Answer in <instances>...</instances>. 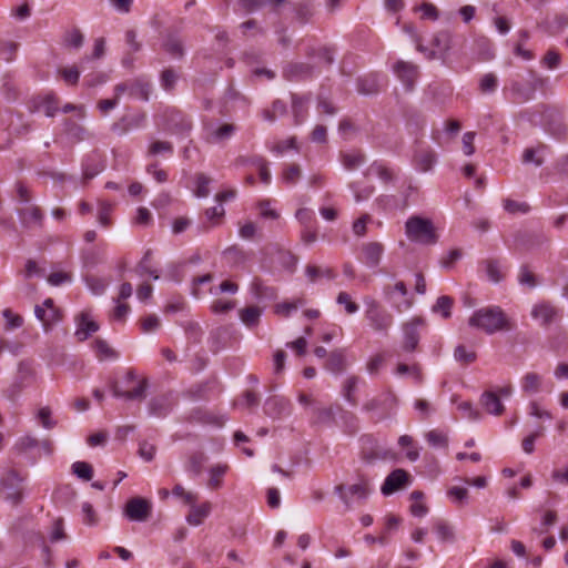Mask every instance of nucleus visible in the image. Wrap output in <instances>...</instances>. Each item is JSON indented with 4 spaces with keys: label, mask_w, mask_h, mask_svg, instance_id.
<instances>
[{
    "label": "nucleus",
    "mask_w": 568,
    "mask_h": 568,
    "mask_svg": "<svg viewBox=\"0 0 568 568\" xmlns=\"http://www.w3.org/2000/svg\"><path fill=\"white\" fill-rule=\"evenodd\" d=\"M71 469L73 475L84 481H89L93 477V468L87 462H74Z\"/></svg>",
    "instance_id": "35"
},
{
    "label": "nucleus",
    "mask_w": 568,
    "mask_h": 568,
    "mask_svg": "<svg viewBox=\"0 0 568 568\" xmlns=\"http://www.w3.org/2000/svg\"><path fill=\"white\" fill-rule=\"evenodd\" d=\"M504 209L510 214L527 213L529 211V205L525 202H517L507 199L504 201Z\"/></svg>",
    "instance_id": "59"
},
{
    "label": "nucleus",
    "mask_w": 568,
    "mask_h": 568,
    "mask_svg": "<svg viewBox=\"0 0 568 568\" xmlns=\"http://www.w3.org/2000/svg\"><path fill=\"white\" fill-rule=\"evenodd\" d=\"M542 378L539 374L529 372L521 378L520 386L525 394H536L541 389Z\"/></svg>",
    "instance_id": "28"
},
{
    "label": "nucleus",
    "mask_w": 568,
    "mask_h": 568,
    "mask_svg": "<svg viewBox=\"0 0 568 568\" xmlns=\"http://www.w3.org/2000/svg\"><path fill=\"white\" fill-rule=\"evenodd\" d=\"M395 374L398 376H405L409 375L412 376L416 382H420V372L419 368L416 365L409 366L407 364H398L395 371Z\"/></svg>",
    "instance_id": "55"
},
{
    "label": "nucleus",
    "mask_w": 568,
    "mask_h": 568,
    "mask_svg": "<svg viewBox=\"0 0 568 568\" xmlns=\"http://www.w3.org/2000/svg\"><path fill=\"white\" fill-rule=\"evenodd\" d=\"M372 490L373 488L366 479H361L358 483L349 486L338 485L335 488L336 494L346 506H349V504L355 500L367 499Z\"/></svg>",
    "instance_id": "6"
},
{
    "label": "nucleus",
    "mask_w": 568,
    "mask_h": 568,
    "mask_svg": "<svg viewBox=\"0 0 568 568\" xmlns=\"http://www.w3.org/2000/svg\"><path fill=\"white\" fill-rule=\"evenodd\" d=\"M250 292L257 302L273 301L277 295L274 287L265 285L260 280H254L252 282Z\"/></svg>",
    "instance_id": "20"
},
{
    "label": "nucleus",
    "mask_w": 568,
    "mask_h": 568,
    "mask_svg": "<svg viewBox=\"0 0 568 568\" xmlns=\"http://www.w3.org/2000/svg\"><path fill=\"white\" fill-rule=\"evenodd\" d=\"M541 435H542V427H538L535 432L527 435L521 442L523 450L526 454H532L535 450V442Z\"/></svg>",
    "instance_id": "54"
},
{
    "label": "nucleus",
    "mask_w": 568,
    "mask_h": 568,
    "mask_svg": "<svg viewBox=\"0 0 568 568\" xmlns=\"http://www.w3.org/2000/svg\"><path fill=\"white\" fill-rule=\"evenodd\" d=\"M286 113V105L283 101L276 100L273 102L271 110H265L263 116L265 120L273 122L277 116Z\"/></svg>",
    "instance_id": "47"
},
{
    "label": "nucleus",
    "mask_w": 568,
    "mask_h": 568,
    "mask_svg": "<svg viewBox=\"0 0 568 568\" xmlns=\"http://www.w3.org/2000/svg\"><path fill=\"white\" fill-rule=\"evenodd\" d=\"M498 80L493 73H487L480 79V90L484 93H491L497 89Z\"/></svg>",
    "instance_id": "56"
},
{
    "label": "nucleus",
    "mask_w": 568,
    "mask_h": 568,
    "mask_svg": "<svg viewBox=\"0 0 568 568\" xmlns=\"http://www.w3.org/2000/svg\"><path fill=\"white\" fill-rule=\"evenodd\" d=\"M235 132L233 124L211 125L207 128V140L212 143H221L229 140Z\"/></svg>",
    "instance_id": "23"
},
{
    "label": "nucleus",
    "mask_w": 568,
    "mask_h": 568,
    "mask_svg": "<svg viewBox=\"0 0 568 568\" xmlns=\"http://www.w3.org/2000/svg\"><path fill=\"white\" fill-rule=\"evenodd\" d=\"M408 484V473L404 469L397 468L385 478L381 487V491L384 496H389Z\"/></svg>",
    "instance_id": "9"
},
{
    "label": "nucleus",
    "mask_w": 568,
    "mask_h": 568,
    "mask_svg": "<svg viewBox=\"0 0 568 568\" xmlns=\"http://www.w3.org/2000/svg\"><path fill=\"white\" fill-rule=\"evenodd\" d=\"M47 280L51 286H60L64 283H70L72 281V277L67 272L55 271L52 272Z\"/></svg>",
    "instance_id": "60"
},
{
    "label": "nucleus",
    "mask_w": 568,
    "mask_h": 568,
    "mask_svg": "<svg viewBox=\"0 0 568 568\" xmlns=\"http://www.w3.org/2000/svg\"><path fill=\"white\" fill-rule=\"evenodd\" d=\"M483 408L493 416H499L504 413L505 406L498 395L493 390H486L480 396Z\"/></svg>",
    "instance_id": "19"
},
{
    "label": "nucleus",
    "mask_w": 568,
    "mask_h": 568,
    "mask_svg": "<svg viewBox=\"0 0 568 568\" xmlns=\"http://www.w3.org/2000/svg\"><path fill=\"white\" fill-rule=\"evenodd\" d=\"M349 187L353 191L354 199L356 202L367 200L374 192V187L372 185L362 186L357 182L352 183Z\"/></svg>",
    "instance_id": "42"
},
{
    "label": "nucleus",
    "mask_w": 568,
    "mask_h": 568,
    "mask_svg": "<svg viewBox=\"0 0 568 568\" xmlns=\"http://www.w3.org/2000/svg\"><path fill=\"white\" fill-rule=\"evenodd\" d=\"M518 283L532 290L537 286V280L527 266H521L518 274Z\"/></svg>",
    "instance_id": "46"
},
{
    "label": "nucleus",
    "mask_w": 568,
    "mask_h": 568,
    "mask_svg": "<svg viewBox=\"0 0 568 568\" xmlns=\"http://www.w3.org/2000/svg\"><path fill=\"white\" fill-rule=\"evenodd\" d=\"M434 532L442 542L453 544L456 540V535L453 526L444 520H435L433 524Z\"/></svg>",
    "instance_id": "26"
},
{
    "label": "nucleus",
    "mask_w": 568,
    "mask_h": 568,
    "mask_svg": "<svg viewBox=\"0 0 568 568\" xmlns=\"http://www.w3.org/2000/svg\"><path fill=\"white\" fill-rule=\"evenodd\" d=\"M103 170L104 164L101 155L98 153H91L87 155L82 162V175L84 181L93 179Z\"/></svg>",
    "instance_id": "17"
},
{
    "label": "nucleus",
    "mask_w": 568,
    "mask_h": 568,
    "mask_svg": "<svg viewBox=\"0 0 568 568\" xmlns=\"http://www.w3.org/2000/svg\"><path fill=\"white\" fill-rule=\"evenodd\" d=\"M296 220L304 226H312L313 222H315V213L312 209L301 207L295 213Z\"/></svg>",
    "instance_id": "50"
},
{
    "label": "nucleus",
    "mask_w": 568,
    "mask_h": 568,
    "mask_svg": "<svg viewBox=\"0 0 568 568\" xmlns=\"http://www.w3.org/2000/svg\"><path fill=\"white\" fill-rule=\"evenodd\" d=\"M336 303L344 307L345 312L353 315L358 312L359 305L352 300L347 292H339L336 297Z\"/></svg>",
    "instance_id": "37"
},
{
    "label": "nucleus",
    "mask_w": 568,
    "mask_h": 568,
    "mask_svg": "<svg viewBox=\"0 0 568 568\" xmlns=\"http://www.w3.org/2000/svg\"><path fill=\"white\" fill-rule=\"evenodd\" d=\"M212 504L203 501L202 504L193 505L185 517V521L193 527H197L211 515Z\"/></svg>",
    "instance_id": "16"
},
{
    "label": "nucleus",
    "mask_w": 568,
    "mask_h": 568,
    "mask_svg": "<svg viewBox=\"0 0 568 568\" xmlns=\"http://www.w3.org/2000/svg\"><path fill=\"white\" fill-rule=\"evenodd\" d=\"M436 153L430 149H420L416 152L414 164L416 170L420 172H428L436 163Z\"/></svg>",
    "instance_id": "21"
},
{
    "label": "nucleus",
    "mask_w": 568,
    "mask_h": 568,
    "mask_svg": "<svg viewBox=\"0 0 568 568\" xmlns=\"http://www.w3.org/2000/svg\"><path fill=\"white\" fill-rule=\"evenodd\" d=\"M425 325L422 317H413L403 324V348L405 352H413L419 343V332Z\"/></svg>",
    "instance_id": "7"
},
{
    "label": "nucleus",
    "mask_w": 568,
    "mask_h": 568,
    "mask_svg": "<svg viewBox=\"0 0 568 568\" xmlns=\"http://www.w3.org/2000/svg\"><path fill=\"white\" fill-rule=\"evenodd\" d=\"M486 274L493 283L500 282L505 276V268L497 261H487L485 263Z\"/></svg>",
    "instance_id": "33"
},
{
    "label": "nucleus",
    "mask_w": 568,
    "mask_h": 568,
    "mask_svg": "<svg viewBox=\"0 0 568 568\" xmlns=\"http://www.w3.org/2000/svg\"><path fill=\"white\" fill-rule=\"evenodd\" d=\"M405 234L410 242L419 244L428 245L437 241L432 221L417 215L410 216L406 221Z\"/></svg>",
    "instance_id": "2"
},
{
    "label": "nucleus",
    "mask_w": 568,
    "mask_h": 568,
    "mask_svg": "<svg viewBox=\"0 0 568 568\" xmlns=\"http://www.w3.org/2000/svg\"><path fill=\"white\" fill-rule=\"evenodd\" d=\"M457 408L459 412L463 413V416L465 418H468L470 420H478L480 418L479 412L476 408H474L470 402H462L457 405Z\"/></svg>",
    "instance_id": "62"
},
{
    "label": "nucleus",
    "mask_w": 568,
    "mask_h": 568,
    "mask_svg": "<svg viewBox=\"0 0 568 568\" xmlns=\"http://www.w3.org/2000/svg\"><path fill=\"white\" fill-rule=\"evenodd\" d=\"M237 291V284L231 281H224L217 286L210 287V294L212 295H219L222 293L235 294Z\"/></svg>",
    "instance_id": "58"
},
{
    "label": "nucleus",
    "mask_w": 568,
    "mask_h": 568,
    "mask_svg": "<svg viewBox=\"0 0 568 568\" xmlns=\"http://www.w3.org/2000/svg\"><path fill=\"white\" fill-rule=\"evenodd\" d=\"M393 70L407 91H412L418 77L417 67L413 63L398 61Z\"/></svg>",
    "instance_id": "10"
},
{
    "label": "nucleus",
    "mask_w": 568,
    "mask_h": 568,
    "mask_svg": "<svg viewBox=\"0 0 568 568\" xmlns=\"http://www.w3.org/2000/svg\"><path fill=\"white\" fill-rule=\"evenodd\" d=\"M63 43L65 47L79 49L83 44V36L78 29L70 30L64 34Z\"/></svg>",
    "instance_id": "44"
},
{
    "label": "nucleus",
    "mask_w": 568,
    "mask_h": 568,
    "mask_svg": "<svg viewBox=\"0 0 568 568\" xmlns=\"http://www.w3.org/2000/svg\"><path fill=\"white\" fill-rule=\"evenodd\" d=\"M207 463V456L202 452H195L189 455L184 463V470L191 478H197Z\"/></svg>",
    "instance_id": "18"
},
{
    "label": "nucleus",
    "mask_w": 568,
    "mask_h": 568,
    "mask_svg": "<svg viewBox=\"0 0 568 568\" xmlns=\"http://www.w3.org/2000/svg\"><path fill=\"white\" fill-rule=\"evenodd\" d=\"M81 510L83 516L82 520L85 525L95 526L99 523L98 515L90 503H83L81 506Z\"/></svg>",
    "instance_id": "49"
},
{
    "label": "nucleus",
    "mask_w": 568,
    "mask_h": 568,
    "mask_svg": "<svg viewBox=\"0 0 568 568\" xmlns=\"http://www.w3.org/2000/svg\"><path fill=\"white\" fill-rule=\"evenodd\" d=\"M367 175H376L387 182L392 180V172L381 163H373L366 171Z\"/></svg>",
    "instance_id": "51"
},
{
    "label": "nucleus",
    "mask_w": 568,
    "mask_h": 568,
    "mask_svg": "<svg viewBox=\"0 0 568 568\" xmlns=\"http://www.w3.org/2000/svg\"><path fill=\"white\" fill-rule=\"evenodd\" d=\"M469 326L491 335L513 328L511 321L499 306L483 307L474 312L468 321Z\"/></svg>",
    "instance_id": "1"
},
{
    "label": "nucleus",
    "mask_w": 568,
    "mask_h": 568,
    "mask_svg": "<svg viewBox=\"0 0 568 568\" xmlns=\"http://www.w3.org/2000/svg\"><path fill=\"white\" fill-rule=\"evenodd\" d=\"M385 363V357L383 354H376L372 356L366 365L367 373L369 375H375L379 372Z\"/></svg>",
    "instance_id": "64"
},
{
    "label": "nucleus",
    "mask_w": 568,
    "mask_h": 568,
    "mask_svg": "<svg viewBox=\"0 0 568 568\" xmlns=\"http://www.w3.org/2000/svg\"><path fill=\"white\" fill-rule=\"evenodd\" d=\"M365 162V156L361 151H348L342 153V163L347 170H355Z\"/></svg>",
    "instance_id": "31"
},
{
    "label": "nucleus",
    "mask_w": 568,
    "mask_h": 568,
    "mask_svg": "<svg viewBox=\"0 0 568 568\" xmlns=\"http://www.w3.org/2000/svg\"><path fill=\"white\" fill-rule=\"evenodd\" d=\"M426 439L428 444L435 448L446 447L447 446V436L439 430L433 429L426 434Z\"/></svg>",
    "instance_id": "45"
},
{
    "label": "nucleus",
    "mask_w": 568,
    "mask_h": 568,
    "mask_svg": "<svg viewBox=\"0 0 568 568\" xmlns=\"http://www.w3.org/2000/svg\"><path fill=\"white\" fill-rule=\"evenodd\" d=\"M85 284L93 295H102L108 287V282L95 276H87Z\"/></svg>",
    "instance_id": "40"
},
{
    "label": "nucleus",
    "mask_w": 568,
    "mask_h": 568,
    "mask_svg": "<svg viewBox=\"0 0 568 568\" xmlns=\"http://www.w3.org/2000/svg\"><path fill=\"white\" fill-rule=\"evenodd\" d=\"M75 336L79 341H85L99 329L98 323L93 320L89 312H82L75 318Z\"/></svg>",
    "instance_id": "12"
},
{
    "label": "nucleus",
    "mask_w": 568,
    "mask_h": 568,
    "mask_svg": "<svg viewBox=\"0 0 568 568\" xmlns=\"http://www.w3.org/2000/svg\"><path fill=\"white\" fill-rule=\"evenodd\" d=\"M22 477L17 470H7L0 479V489L6 501L13 506L19 505L23 499Z\"/></svg>",
    "instance_id": "4"
},
{
    "label": "nucleus",
    "mask_w": 568,
    "mask_h": 568,
    "mask_svg": "<svg viewBox=\"0 0 568 568\" xmlns=\"http://www.w3.org/2000/svg\"><path fill=\"white\" fill-rule=\"evenodd\" d=\"M2 315L6 320V328L7 329H14V328H19L22 326L23 324V318L18 315V314H13L11 312V310L7 308L2 312Z\"/></svg>",
    "instance_id": "57"
},
{
    "label": "nucleus",
    "mask_w": 568,
    "mask_h": 568,
    "mask_svg": "<svg viewBox=\"0 0 568 568\" xmlns=\"http://www.w3.org/2000/svg\"><path fill=\"white\" fill-rule=\"evenodd\" d=\"M38 447V440L32 436H22L20 437L13 446V450L18 454H24L31 449Z\"/></svg>",
    "instance_id": "39"
},
{
    "label": "nucleus",
    "mask_w": 568,
    "mask_h": 568,
    "mask_svg": "<svg viewBox=\"0 0 568 568\" xmlns=\"http://www.w3.org/2000/svg\"><path fill=\"white\" fill-rule=\"evenodd\" d=\"M305 274L311 282H316L321 277H325L327 280L335 278V273L329 267L322 268L315 265H307Z\"/></svg>",
    "instance_id": "32"
},
{
    "label": "nucleus",
    "mask_w": 568,
    "mask_h": 568,
    "mask_svg": "<svg viewBox=\"0 0 568 568\" xmlns=\"http://www.w3.org/2000/svg\"><path fill=\"white\" fill-rule=\"evenodd\" d=\"M67 538V534L64 532L63 520L58 518L53 521L49 539L51 542H58L64 540Z\"/></svg>",
    "instance_id": "52"
},
{
    "label": "nucleus",
    "mask_w": 568,
    "mask_h": 568,
    "mask_svg": "<svg viewBox=\"0 0 568 568\" xmlns=\"http://www.w3.org/2000/svg\"><path fill=\"white\" fill-rule=\"evenodd\" d=\"M263 310L258 306H247L239 312V316L241 322L247 327V328H254L257 326L260 318L262 316Z\"/></svg>",
    "instance_id": "25"
},
{
    "label": "nucleus",
    "mask_w": 568,
    "mask_h": 568,
    "mask_svg": "<svg viewBox=\"0 0 568 568\" xmlns=\"http://www.w3.org/2000/svg\"><path fill=\"white\" fill-rule=\"evenodd\" d=\"M385 247L381 242H367L362 245L363 262L371 268L379 265Z\"/></svg>",
    "instance_id": "13"
},
{
    "label": "nucleus",
    "mask_w": 568,
    "mask_h": 568,
    "mask_svg": "<svg viewBox=\"0 0 568 568\" xmlns=\"http://www.w3.org/2000/svg\"><path fill=\"white\" fill-rule=\"evenodd\" d=\"M124 385L126 389L122 388L118 382H111L110 389L112 395L125 400L141 399L144 397L146 383L143 379H139L132 371L126 372Z\"/></svg>",
    "instance_id": "3"
},
{
    "label": "nucleus",
    "mask_w": 568,
    "mask_h": 568,
    "mask_svg": "<svg viewBox=\"0 0 568 568\" xmlns=\"http://www.w3.org/2000/svg\"><path fill=\"white\" fill-rule=\"evenodd\" d=\"M144 120L145 116L142 113L128 114L113 125V131L119 134L126 133L129 130L142 126Z\"/></svg>",
    "instance_id": "22"
},
{
    "label": "nucleus",
    "mask_w": 568,
    "mask_h": 568,
    "mask_svg": "<svg viewBox=\"0 0 568 568\" xmlns=\"http://www.w3.org/2000/svg\"><path fill=\"white\" fill-rule=\"evenodd\" d=\"M453 306V300L449 296H440L438 297L436 304L433 307V311L436 313H442L444 318H448L450 316V310Z\"/></svg>",
    "instance_id": "48"
},
{
    "label": "nucleus",
    "mask_w": 568,
    "mask_h": 568,
    "mask_svg": "<svg viewBox=\"0 0 568 568\" xmlns=\"http://www.w3.org/2000/svg\"><path fill=\"white\" fill-rule=\"evenodd\" d=\"M18 215L20 217L21 223L27 227H31L33 225H41L43 219L40 209L34 205H30L26 209L19 210Z\"/></svg>",
    "instance_id": "24"
},
{
    "label": "nucleus",
    "mask_w": 568,
    "mask_h": 568,
    "mask_svg": "<svg viewBox=\"0 0 568 568\" xmlns=\"http://www.w3.org/2000/svg\"><path fill=\"white\" fill-rule=\"evenodd\" d=\"M230 466L226 463L213 464L207 468L206 487L210 490H219L223 487V480L229 473Z\"/></svg>",
    "instance_id": "14"
},
{
    "label": "nucleus",
    "mask_w": 568,
    "mask_h": 568,
    "mask_svg": "<svg viewBox=\"0 0 568 568\" xmlns=\"http://www.w3.org/2000/svg\"><path fill=\"white\" fill-rule=\"evenodd\" d=\"M112 203L102 201L99 204L98 221L102 226H109L111 223L110 214L112 212Z\"/></svg>",
    "instance_id": "53"
},
{
    "label": "nucleus",
    "mask_w": 568,
    "mask_h": 568,
    "mask_svg": "<svg viewBox=\"0 0 568 568\" xmlns=\"http://www.w3.org/2000/svg\"><path fill=\"white\" fill-rule=\"evenodd\" d=\"M346 367L344 349H335L329 354L326 368L332 373H339Z\"/></svg>",
    "instance_id": "29"
},
{
    "label": "nucleus",
    "mask_w": 568,
    "mask_h": 568,
    "mask_svg": "<svg viewBox=\"0 0 568 568\" xmlns=\"http://www.w3.org/2000/svg\"><path fill=\"white\" fill-rule=\"evenodd\" d=\"M513 93L515 95V99L518 102H525L530 100L534 97V88H529L527 90H524L519 83H514L511 85Z\"/></svg>",
    "instance_id": "63"
},
{
    "label": "nucleus",
    "mask_w": 568,
    "mask_h": 568,
    "mask_svg": "<svg viewBox=\"0 0 568 568\" xmlns=\"http://www.w3.org/2000/svg\"><path fill=\"white\" fill-rule=\"evenodd\" d=\"M308 102V97L292 95V112L295 124H301L305 120Z\"/></svg>",
    "instance_id": "27"
},
{
    "label": "nucleus",
    "mask_w": 568,
    "mask_h": 568,
    "mask_svg": "<svg viewBox=\"0 0 568 568\" xmlns=\"http://www.w3.org/2000/svg\"><path fill=\"white\" fill-rule=\"evenodd\" d=\"M365 317L369 322L374 331L387 334L393 325V316L387 311L383 310L378 302L374 298H365Z\"/></svg>",
    "instance_id": "5"
},
{
    "label": "nucleus",
    "mask_w": 568,
    "mask_h": 568,
    "mask_svg": "<svg viewBox=\"0 0 568 568\" xmlns=\"http://www.w3.org/2000/svg\"><path fill=\"white\" fill-rule=\"evenodd\" d=\"M530 315L540 325H549L557 317L558 311L551 303L541 301L532 305Z\"/></svg>",
    "instance_id": "11"
},
{
    "label": "nucleus",
    "mask_w": 568,
    "mask_h": 568,
    "mask_svg": "<svg viewBox=\"0 0 568 568\" xmlns=\"http://www.w3.org/2000/svg\"><path fill=\"white\" fill-rule=\"evenodd\" d=\"M302 171L298 165L291 164L284 168L281 181L287 185H294L301 179Z\"/></svg>",
    "instance_id": "36"
},
{
    "label": "nucleus",
    "mask_w": 568,
    "mask_h": 568,
    "mask_svg": "<svg viewBox=\"0 0 568 568\" xmlns=\"http://www.w3.org/2000/svg\"><path fill=\"white\" fill-rule=\"evenodd\" d=\"M150 501L141 497L131 498L124 508V515L132 521H145L151 514Z\"/></svg>",
    "instance_id": "8"
},
{
    "label": "nucleus",
    "mask_w": 568,
    "mask_h": 568,
    "mask_svg": "<svg viewBox=\"0 0 568 568\" xmlns=\"http://www.w3.org/2000/svg\"><path fill=\"white\" fill-rule=\"evenodd\" d=\"M454 357L462 364H470L476 359V353L473 349L466 348L464 345H458L455 348Z\"/></svg>",
    "instance_id": "43"
},
{
    "label": "nucleus",
    "mask_w": 568,
    "mask_h": 568,
    "mask_svg": "<svg viewBox=\"0 0 568 568\" xmlns=\"http://www.w3.org/2000/svg\"><path fill=\"white\" fill-rule=\"evenodd\" d=\"M211 179L204 174H197L195 178L194 195L196 197H206L210 194L209 185Z\"/></svg>",
    "instance_id": "41"
},
{
    "label": "nucleus",
    "mask_w": 568,
    "mask_h": 568,
    "mask_svg": "<svg viewBox=\"0 0 568 568\" xmlns=\"http://www.w3.org/2000/svg\"><path fill=\"white\" fill-rule=\"evenodd\" d=\"M357 383H358V378L355 376H352L345 381L344 386H343V397L347 403H349L353 406L357 404V400L354 396Z\"/></svg>",
    "instance_id": "38"
},
{
    "label": "nucleus",
    "mask_w": 568,
    "mask_h": 568,
    "mask_svg": "<svg viewBox=\"0 0 568 568\" xmlns=\"http://www.w3.org/2000/svg\"><path fill=\"white\" fill-rule=\"evenodd\" d=\"M175 402L170 394L153 397L149 403V412L152 416L164 417L173 408Z\"/></svg>",
    "instance_id": "15"
},
{
    "label": "nucleus",
    "mask_w": 568,
    "mask_h": 568,
    "mask_svg": "<svg viewBox=\"0 0 568 568\" xmlns=\"http://www.w3.org/2000/svg\"><path fill=\"white\" fill-rule=\"evenodd\" d=\"M528 414L531 417L539 419H551L552 415L550 412L542 409L536 400H531L528 404Z\"/></svg>",
    "instance_id": "61"
},
{
    "label": "nucleus",
    "mask_w": 568,
    "mask_h": 568,
    "mask_svg": "<svg viewBox=\"0 0 568 568\" xmlns=\"http://www.w3.org/2000/svg\"><path fill=\"white\" fill-rule=\"evenodd\" d=\"M93 349L100 361L114 359L118 357L116 353L103 339H97L93 344Z\"/></svg>",
    "instance_id": "34"
},
{
    "label": "nucleus",
    "mask_w": 568,
    "mask_h": 568,
    "mask_svg": "<svg viewBox=\"0 0 568 568\" xmlns=\"http://www.w3.org/2000/svg\"><path fill=\"white\" fill-rule=\"evenodd\" d=\"M546 151V146L539 145L537 148H528L523 153V162L525 164H535L536 166H540L544 163V153Z\"/></svg>",
    "instance_id": "30"
}]
</instances>
